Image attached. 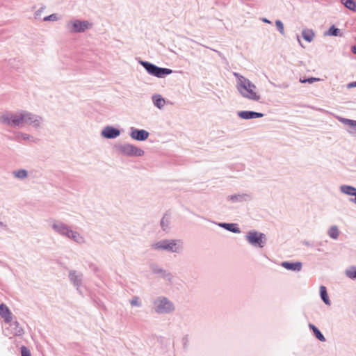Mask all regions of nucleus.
<instances>
[{
  "label": "nucleus",
  "instance_id": "obj_1",
  "mask_svg": "<svg viewBox=\"0 0 356 356\" xmlns=\"http://www.w3.org/2000/svg\"><path fill=\"white\" fill-rule=\"evenodd\" d=\"M43 122L42 116L25 110H18L15 113L5 111L0 114V124L13 128L29 125L38 129L41 127Z\"/></svg>",
  "mask_w": 356,
  "mask_h": 356
},
{
  "label": "nucleus",
  "instance_id": "obj_2",
  "mask_svg": "<svg viewBox=\"0 0 356 356\" xmlns=\"http://www.w3.org/2000/svg\"><path fill=\"white\" fill-rule=\"evenodd\" d=\"M51 228L58 235L72 240L78 244L86 243L85 238L79 232L72 230L70 227L60 220H52Z\"/></svg>",
  "mask_w": 356,
  "mask_h": 356
},
{
  "label": "nucleus",
  "instance_id": "obj_3",
  "mask_svg": "<svg viewBox=\"0 0 356 356\" xmlns=\"http://www.w3.org/2000/svg\"><path fill=\"white\" fill-rule=\"evenodd\" d=\"M234 76L237 79V90L243 97L253 101L260 99V95L254 91L256 86L254 83L238 73L234 72Z\"/></svg>",
  "mask_w": 356,
  "mask_h": 356
},
{
  "label": "nucleus",
  "instance_id": "obj_4",
  "mask_svg": "<svg viewBox=\"0 0 356 356\" xmlns=\"http://www.w3.org/2000/svg\"><path fill=\"white\" fill-rule=\"evenodd\" d=\"M150 247L156 251L180 254L184 250V241L181 239H162L152 243Z\"/></svg>",
  "mask_w": 356,
  "mask_h": 356
},
{
  "label": "nucleus",
  "instance_id": "obj_5",
  "mask_svg": "<svg viewBox=\"0 0 356 356\" xmlns=\"http://www.w3.org/2000/svg\"><path fill=\"white\" fill-rule=\"evenodd\" d=\"M152 310L158 315L171 314L175 311V305L168 298L159 296L152 300Z\"/></svg>",
  "mask_w": 356,
  "mask_h": 356
},
{
  "label": "nucleus",
  "instance_id": "obj_6",
  "mask_svg": "<svg viewBox=\"0 0 356 356\" xmlns=\"http://www.w3.org/2000/svg\"><path fill=\"white\" fill-rule=\"evenodd\" d=\"M115 148L120 154L129 157L143 156L145 154L143 149L130 143L115 145Z\"/></svg>",
  "mask_w": 356,
  "mask_h": 356
},
{
  "label": "nucleus",
  "instance_id": "obj_7",
  "mask_svg": "<svg viewBox=\"0 0 356 356\" xmlns=\"http://www.w3.org/2000/svg\"><path fill=\"white\" fill-rule=\"evenodd\" d=\"M245 239L253 247L262 248L266 244V236L264 233L250 230L246 234Z\"/></svg>",
  "mask_w": 356,
  "mask_h": 356
},
{
  "label": "nucleus",
  "instance_id": "obj_8",
  "mask_svg": "<svg viewBox=\"0 0 356 356\" xmlns=\"http://www.w3.org/2000/svg\"><path fill=\"white\" fill-rule=\"evenodd\" d=\"M90 25L88 21L75 19L69 21L67 23L66 27L71 33H82L89 29Z\"/></svg>",
  "mask_w": 356,
  "mask_h": 356
},
{
  "label": "nucleus",
  "instance_id": "obj_9",
  "mask_svg": "<svg viewBox=\"0 0 356 356\" xmlns=\"http://www.w3.org/2000/svg\"><path fill=\"white\" fill-rule=\"evenodd\" d=\"M9 325L4 330L5 335L12 338L13 337H21L24 334V330L17 321L8 323Z\"/></svg>",
  "mask_w": 356,
  "mask_h": 356
},
{
  "label": "nucleus",
  "instance_id": "obj_10",
  "mask_svg": "<svg viewBox=\"0 0 356 356\" xmlns=\"http://www.w3.org/2000/svg\"><path fill=\"white\" fill-rule=\"evenodd\" d=\"M226 200L232 204L243 203L250 202L252 200V196L251 193H236L227 195Z\"/></svg>",
  "mask_w": 356,
  "mask_h": 356
},
{
  "label": "nucleus",
  "instance_id": "obj_11",
  "mask_svg": "<svg viewBox=\"0 0 356 356\" xmlns=\"http://www.w3.org/2000/svg\"><path fill=\"white\" fill-rule=\"evenodd\" d=\"M152 273L155 275H159L162 278L167 280L169 282H172L173 275L168 270L163 268L156 264H152L149 266Z\"/></svg>",
  "mask_w": 356,
  "mask_h": 356
},
{
  "label": "nucleus",
  "instance_id": "obj_12",
  "mask_svg": "<svg viewBox=\"0 0 356 356\" xmlns=\"http://www.w3.org/2000/svg\"><path fill=\"white\" fill-rule=\"evenodd\" d=\"M68 277L76 290L79 291L83 282V273L74 270H71L69 271Z\"/></svg>",
  "mask_w": 356,
  "mask_h": 356
},
{
  "label": "nucleus",
  "instance_id": "obj_13",
  "mask_svg": "<svg viewBox=\"0 0 356 356\" xmlns=\"http://www.w3.org/2000/svg\"><path fill=\"white\" fill-rule=\"evenodd\" d=\"M129 135L134 140L138 141H145L148 138L149 134L145 129H138L134 127H131Z\"/></svg>",
  "mask_w": 356,
  "mask_h": 356
},
{
  "label": "nucleus",
  "instance_id": "obj_14",
  "mask_svg": "<svg viewBox=\"0 0 356 356\" xmlns=\"http://www.w3.org/2000/svg\"><path fill=\"white\" fill-rule=\"evenodd\" d=\"M101 135L103 138L106 139H114L120 135V131L113 126L108 125L102 129Z\"/></svg>",
  "mask_w": 356,
  "mask_h": 356
},
{
  "label": "nucleus",
  "instance_id": "obj_15",
  "mask_svg": "<svg viewBox=\"0 0 356 356\" xmlns=\"http://www.w3.org/2000/svg\"><path fill=\"white\" fill-rule=\"evenodd\" d=\"M239 118L244 120L259 118L264 116V113L252 111H241L238 112Z\"/></svg>",
  "mask_w": 356,
  "mask_h": 356
},
{
  "label": "nucleus",
  "instance_id": "obj_16",
  "mask_svg": "<svg viewBox=\"0 0 356 356\" xmlns=\"http://www.w3.org/2000/svg\"><path fill=\"white\" fill-rule=\"evenodd\" d=\"M281 266L286 270H292L294 272H300L302 268V264L300 261H283L282 262Z\"/></svg>",
  "mask_w": 356,
  "mask_h": 356
},
{
  "label": "nucleus",
  "instance_id": "obj_17",
  "mask_svg": "<svg viewBox=\"0 0 356 356\" xmlns=\"http://www.w3.org/2000/svg\"><path fill=\"white\" fill-rule=\"evenodd\" d=\"M0 316L4 319L6 323L12 321L13 314L8 306L3 303L0 305Z\"/></svg>",
  "mask_w": 356,
  "mask_h": 356
},
{
  "label": "nucleus",
  "instance_id": "obj_18",
  "mask_svg": "<svg viewBox=\"0 0 356 356\" xmlns=\"http://www.w3.org/2000/svg\"><path fill=\"white\" fill-rule=\"evenodd\" d=\"M138 63L145 69L149 74L155 76L157 65L148 61L144 60H139Z\"/></svg>",
  "mask_w": 356,
  "mask_h": 356
},
{
  "label": "nucleus",
  "instance_id": "obj_19",
  "mask_svg": "<svg viewBox=\"0 0 356 356\" xmlns=\"http://www.w3.org/2000/svg\"><path fill=\"white\" fill-rule=\"evenodd\" d=\"M13 140H15L19 143L22 142V140H24V141L31 140L33 142H35V140H36L33 136H32L30 134L24 133V132H16L15 134V137H14Z\"/></svg>",
  "mask_w": 356,
  "mask_h": 356
},
{
  "label": "nucleus",
  "instance_id": "obj_20",
  "mask_svg": "<svg viewBox=\"0 0 356 356\" xmlns=\"http://www.w3.org/2000/svg\"><path fill=\"white\" fill-rule=\"evenodd\" d=\"M220 227H222L227 231L232 233L238 234L241 232L240 229L238 227V225L235 223H227L220 222L218 224Z\"/></svg>",
  "mask_w": 356,
  "mask_h": 356
},
{
  "label": "nucleus",
  "instance_id": "obj_21",
  "mask_svg": "<svg viewBox=\"0 0 356 356\" xmlns=\"http://www.w3.org/2000/svg\"><path fill=\"white\" fill-rule=\"evenodd\" d=\"M171 216L170 213H165L162 217L160 225L163 231L168 232L170 229Z\"/></svg>",
  "mask_w": 356,
  "mask_h": 356
},
{
  "label": "nucleus",
  "instance_id": "obj_22",
  "mask_svg": "<svg viewBox=\"0 0 356 356\" xmlns=\"http://www.w3.org/2000/svg\"><path fill=\"white\" fill-rule=\"evenodd\" d=\"M152 99L154 105L156 108H158L159 109H161L163 108V106L165 104V100L164 98L162 97V96L161 95H158V94L154 95L152 96Z\"/></svg>",
  "mask_w": 356,
  "mask_h": 356
},
{
  "label": "nucleus",
  "instance_id": "obj_23",
  "mask_svg": "<svg viewBox=\"0 0 356 356\" xmlns=\"http://www.w3.org/2000/svg\"><path fill=\"white\" fill-rule=\"evenodd\" d=\"M172 72L173 71L171 69L157 66L155 77L164 78L165 76L171 74Z\"/></svg>",
  "mask_w": 356,
  "mask_h": 356
},
{
  "label": "nucleus",
  "instance_id": "obj_24",
  "mask_svg": "<svg viewBox=\"0 0 356 356\" xmlns=\"http://www.w3.org/2000/svg\"><path fill=\"white\" fill-rule=\"evenodd\" d=\"M340 191L346 195L355 196L356 188L349 185H341L339 188Z\"/></svg>",
  "mask_w": 356,
  "mask_h": 356
},
{
  "label": "nucleus",
  "instance_id": "obj_25",
  "mask_svg": "<svg viewBox=\"0 0 356 356\" xmlns=\"http://www.w3.org/2000/svg\"><path fill=\"white\" fill-rule=\"evenodd\" d=\"M302 38L309 42H311L315 36V33L312 29H305L302 31Z\"/></svg>",
  "mask_w": 356,
  "mask_h": 356
},
{
  "label": "nucleus",
  "instance_id": "obj_26",
  "mask_svg": "<svg viewBox=\"0 0 356 356\" xmlns=\"http://www.w3.org/2000/svg\"><path fill=\"white\" fill-rule=\"evenodd\" d=\"M320 296L323 302L327 305H330L331 302L328 297L327 289L325 286H320Z\"/></svg>",
  "mask_w": 356,
  "mask_h": 356
},
{
  "label": "nucleus",
  "instance_id": "obj_27",
  "mask_svg": "<svg viewBox=\"0 0 356 356\" xmlns=\"http://www.w3.org/2000/svg\"><path fill=\"white\" fill-rule=\"evenodd\" d=\"M309 327L313 331L315 337L321 341H325V338L319 329L316 327L314 324L309 323Z\"/></svg>",
  "mask_w": 356,
  "mask_h": 356
},
{
  "label": "nucleus",
  "instance_id": "obj_28",
  "mask_svg": "<svg viewBox=\"0 0 356 356\" xmlns=\"http://www.w3.org/2000/svg\"><path fill=\"white\" fill-rule=\"evenodd\" d=\"M345 275L352 280H356V266H350L345 270Z\"/></svg>",
  "mask_w": 356,
  "mask_h": 356
},
{
  "label": "nucleus",
  "instance_id": "obj_29",
  "mask_svg": "<svg viewBox=\"0 0 356 356\" xmlns=\"http://www.w3.org/2000/svg\"><path fill=\"white\" fill-rule=\"evenodd\" d=\"M327 234L331 238L337 240L339 236V230L338 227L337 225L331 226L327 231Z\"/></svg>",
  "mask_w": 356,
  "mask_h": 356
},
{
  "label": "nucleus",
  "instance_id": "obj_30",
  "mask_svg": "<svg viewBox=\"0 0 356 356\" xmlns=\"http://www.w3.org/2000/svg\"><path fill=\"white\" fill-rule=\"evenodd\" d=\"M340 1L347 9L356 12V2L355 0H340Z\"/></svg>",
  "mask_w": 356,
  "mask_h": 356
},
{
  "label": "nucleus",
  "instance_id": "obj_31",
  "mask_svg": "<svg viewBox=\"0 0 356 356\" xmlns=\"http://www.w3.org/2000/svg\"><path fill=\"white\" fill-rule=\"evenodd\" d=\"M13 176L18 179H24L28 177V172L25 169H19L13 172Z\"/></svg>",
  "mask_w": 356,
  "mask_h": 356
},
{
  "label": "nucleus",
  "instance_id": "obj_32",
  "mask_svg": "<svg viewBox=\"0 0 356 356\" xmlns=\"http://www.w3.org/2000/svg\"><path fill=\"white\" fill-rule=\"evenodd\" d=\"M325 34L331 36H338L340 35V30L332 25Z\"/></svg>",
  "mask_w": 356,
  "mask_h": 356
},
{
  "label": "nucleus",
  "instance_id": "obj_33",
  "mask_svg": "<svg viewBox=\"0 0 356 356\" xmlns=\"http://www.w3.org/2000/svg\"><path fill=\"white\" fill-rule=\"evenodd\" d=\"M338 120L339 122H341L343 124L349 126L350 129H351L352 126L355 123V120H350V119H347V118H341V117H339Z\"/></svg>",
  "mask_w": 356,
  "mask_h": 356
},
{
  "label": "nucleus",
  "instance_id": "obj_34",
  "mask_svg": "<svg viewBox=\"0 0 356 356\" xmlns=\"http://www.w3.org/2000/svg\"><path fill=\"white\" fill-rule=\"evenodd\" d=\"M275 26L277 29V30L279 31V32L282 35H284L285 34V32H284V24L282 22L281 20L280 19H277L275 21Z\"/></svg>",
  "mask_w": 356,
  "mask_h": 356
},
{
  "label": "nucleus",
  "instance_id": "obj_35",
  "mask_svg": "<svg viewBox=\"0 0 356 356\" xmlns=\"http://www.w3.org/2000/svg\"><path fill=\"white\" fill-rule=\"evenodd\" d=\"M130 304L131 306L133 307H140L142 306V303L140 300V298L138 297V296H135L131 300H130Z\"/></svg>",
  "mask_w": 356,
  "mask_h": 356
},
{
  "label": "nucleus",
  "instance_id": "obj_36",
  "mask_svg": "<svg viewBox=\"0 0 356 356\" xmlns=\"http://www.w3.org/2000/svg\"><path fill=\"white\" fill-rule=\"evenodd\" d=\"M320 81L319 78L316 77H310L307 79H300V82L301 83H313L314 82Z\"/></svg>",
  "mask_w": 356,
  "mask_h": 356
},
{
  "label": "nucleus",
  "instance_id": "obj_37",
  "mask_svg": "<svg viewBox=\"0 0 356 356\" xmlns=\"http://www.w3.org/2000/svg\"><path fill=\"white\" fill-rule=\"evenodd\" d=\"M58 17L56 14H51L44 17V21H57Z\"/></svg>",
  "mask_w": 356,
  "mask_h": 356
},
{
  "label": "nucleus",
  "instance_id": "obj_38",
  "mask_svg": "<svg viewBox=\"0 0 356 356\" xmlns=\"http://www.w3.org/2000/svg\"><path fill=\"white\" fill-rule=\"evenodd\" d=\"M21 353L22 356H31L30 350L24 346L21 347Z\"/></svg>",
  "mask_w": 356,
  "mask_h": 356
},
{
  "label": "nucleus",
  "instance_id": "obj_39",
  "mask_svg": "<svg viewBox=\"0 0 356 356\" xmlns=\"http://www.w3.org/2000/svg\"><path fill=\"white\" fill-rule=\"evenodd\" d=\"M181 342L183 344V347L184 349H186L188 348V342H189V338L188 335L184 336L181 339Z\"/></svg>",
  "mask_w": 356,
  "mask_h": 356
},
{
  "label": "nucleus",
  "instance_id": "obj_40",
  "mask_svg": "<svg viewBox=\"0 0 356 356\" xmlns=\"http://www.w3.org/2000/svg\"><path fill=\"white\" fill-rule=\"evenodd\" d=\"M348 132L356 136V120L355 123L352 126L351 129L348 130Z\"/></svg>",
  "mask_w": 356,
  "mask_h": 356
},
{
  "label": "nucleus",
  "instance_id": "obj_41",
  "mask_svg": "<svg viewBox=\"0 0 356 356\" xmlns=\"http://www.w3.org/2000/svg\"><path fill=\"white\" fill-rule=\"evenodd\" d=\"M44 10V8L42 7L40 8V9H38L35 13V18H38L40 16L42 12Z\"/></svg>",
  "mask_w": 356,
  "mask_h": 356
},
{
  "label": "nucleus",
  "instance_id": "obj_42",
  "mask_svg": "<svg viewBox=\"0 0 356 356\" xmlns=\"http://www.w3.org/2000/svg\"><path fill=\"white\" fill-rule=\"evenodd\" d=\"M355 87H356V81H353V82H351V83H349L347 85V88H355Z\"/></svg>",
  "mask_w": 356,
  "mask_h": 356
},
{
  "label": "nucleus",
  "instance_id": "obj_43",
  "mask_svg": "<svg viewBox=\"0 0 356 356\" xmlns=\"http://www.w3.org/2000/svg\"><path fill=\"white\" fill-rule=\"evenodd\" d=\"M302 244L306 245V246H308V247H312V244L310 243V242H309L307 241H304L302 242Z\"/></svg>",
  "mask_w": 356,
  "mask_h": 356
},
{
  "label": "nucleus",
  "instance_id": "obj_44",
  "mask_svg": "<svg viewBox=\"0 0 356 356\" xmlns=\"http://www.w3.org/2000/svg\"><path fill=\"white\" fill-rule=\"evenodd\" d=\"M349 201H350V202H353V203H354V204H356V195H355V197H351V198H350V199H349Z\"/></svg>",
  "mask_w": 356,
  "mask_h": 356
},
{
  "label": "nucleus",
  "instance_id": "obj_45",
  "mask_svg": "<svg viewBox=\"0 0 356 356\" xmlns=\"http://www.w3.org/2000/svg\"><path fill=\"white\" fill-rule=\"evenodd\" d=\"M261 21L263 22H265V23H267V24H271V22L270 20H268V19H266V18H262Z\"/></svg>",
  "mask_w": 356,
  "mask_h": 356
},
{
  "label": "nucleus",
  "instance_id": "obj_46",
  "mask_svg": "<svg viewBox=\"0 0 356 356\" xmlns=\"http://www.w3.org/2000/svg\"><path fill=\"white\" fill-rule=\"evenodd\" d=\"M6 225L3 222L0 221V227L6 228Z\"/></svg>",
  "mask_w": 356,
  "mask_h": 356
},
{
  "label": "nucleus",
  "instance_id": "obj_47",
  "mask_svg": "<svg viewBox=\"0 0 356 356\" xmlns=\"http://www.w3.org/2000/svg\"><path fill=\"white\" fill-rule=\"evenodd\" d=\"M351 50L355 54H356V45L353 46Z\"/></svg>",
  "mask_w": 356,
  "mask_h": 356
},
{
  "label": "nucleus",
  "instance_id": "obj_48",
  "mask_svg": "<svg viewBox=\"0 0 356 356\" xmlns=\"http://www.w3.org/2000/svg\"><path fill=\"white\" fill-rule=\"evenodd\" d=\"M288 86H289V85H288V84H286V83H283V84H282L281 86H280L279 87H280V88H287Z\"/></svg>",
  "mask_w": 356,
  "mask_h": 356
},
{
  "label": "nucleus",
  "instance_id": "obj_49",
  "mask_svg": "<svg viewBox=\"0 0 356 356\" xmlns=\"http://www.w3.org/2000/svg\"><path fill=\"white\" fill-rule=\"evenodd\" d=\"M298 42L300 43V45H302V44H301V41H300V38H299V37H298Z\"/></svg>",
  "mask_w": 356,
  "mask_h": 356
},
{
  "label": "nucleus",
  "instance_id": "obj_50",
  "mask_svg": "<svg viewBox=\"0 0 356 356\" xmlns=\"http://www.w3.org/2000/svg\"><path fill=\"white\" fill-rule=\"evenodd\" d=\"M216 52H218V54H220V51H218V50H214Z\"/></svg>",
  "mask_w": 356,
  "mask_h": 356
},
{
  "label": "nucleus",
  "instance_id": "obj_51",
  "mask_svg": "<svg viewBox=\"0 0 356 356\" xmlns=\"http://www.w3.org/2000/svg\"><path fill=\"white\" fill-rule=\"evenodd\" d=\"M216 52H218V54H220V51H218V50H214Z\"/></svg>",
  "mask_w": 356,
  "mask_h": 356
}]
</instances>
